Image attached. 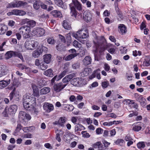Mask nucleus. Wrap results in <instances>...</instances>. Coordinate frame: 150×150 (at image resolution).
<instances>
[{
    "label": "nucleus",
    "mask_w": 150,
    "mask_h": 150,
    "mask_svg": "<svg viewBox=\"0 0 150 150\" xmlns=\"http://www.w3.org/2000/svg\"><path fill=\"white\" fill-rule=\"evenodd\" d=\"M96 46V48L97 50L99 49V52L101 54L102 52L104 51L105 50V47L103 45L102 43H96L94 42V45Z\"/></svg>",
    "instance_id": "nucleus-17"
},
{
    "label": "nucleus",
    "mask_w": 150,
    "mask_h": 150,
    "mask_svg": "<svg viewBox=\"0 0 150 150\" xmlns=\"http://www.w3.org/2000/svg\"><path fill=\"white\" fill-rule=\"evenodd\" d=\"M8 69L5 66H0V77L6 75L8 72Z\"/></svg>",
    "instance_id": "nucleus-12"
},
{
    "label": "nucleus",
    "mask_w": 150,
    "mask_h": 150,
    "mask_svg": "<svg viewBox=\"0 0 150 150\" xmlns=\"http://www.w3.org/2000/svg\"><path fill=\"white\" fill-rule=\"evenodd\" d=\"M35 34L38 37H41L44 35L45 33V30L41 28H37L35 30Z\"/></svg>",
    "instance_id": "nucleus-14"
},
{
    "label": "nucleus",
    "mask_w": 150,
    "mask_h": 150,
    "mask_svg": "<svg viewBox=\"0 0 150 150\" xmlns=\"http://www.w3.org/2000/svg\"><path fill=\"white\" fill-rule=\"evenodd\" d=\"M51 55L50 54H46L44 56V62L48 64L50 62Z\"/></svg>",
    "instance_id": "nucleus-28"
},
{
    "label": "nucleus",
    "mask_w": 150,
    "mask_h": 150,
    "mask_svg": "<svg viewBox=\"0 0 150 150\" xmlns=\"http://www.w3.org/2000/svg\"><path fill=\"white\" fill-rule=\"evenodd\" d=\"M42 53V50L40 49L39 51L35 50L34 51L32 54V56L35 58H37Z\"/></svg>",
    "instance_id": "nucleus-34"
},
{
    "label": "nucleus",
    "mask_w": 150,
    "mask_h": 150,
    "mask_svg": "<svg viewBox=\"0 0 150 150\" xmlns=\"http://www.w3.org/2000/svg\"><path fill=\"white\" fill-rule=\"evenodd\" d=\"M67 119L64 117H61L58 120V124L59 127H64V124L67 121Z\"/></svg>",
    "instance_id": "nucleus-19"
},
{
    "label": "nucleus",
    "mask_w": 150,
    "mask_h": 150,
    "mask_svg": "<svg viewBox=\"0 0 150 150\" xmlns=\"http://www.w3.org/2000/svg\"><path fill=\"white\" fill-rule=\"evenodd\" d=\"M32 135L30 133H27L23 135V137L24 138H32Z\"/></svg>",
    "instance_id": "nucleus-58"
},
{
    "label": "nucleus",
    "mask_w": 150,
    "mask_h": 150,
    "mask_svg": "<svg viewBox=\"0 0 150 150\" xmlns=\"http://www.w3.org/2000/svg\"><path fill=\"white\" fill-rule=\"evenodd\" d=\"M11 82L10 79L6 80H3L0 81V89H2L6 87Z\"/></svg>",
    "instance_id": "nucleus-16"
},
{
    "label": "nucleus",
    "mask_w": 150,
    "mask_h": 150,
    "mask_svg": "<svg viewBox=\"0 0 150 150\" xmlns=\"http://www.w3.org/2000/svg\"><path fill=\"white\" fill-rule=\"evenodd\" d=\"M123 142L124 140L122 139H118L115 142V143L117 145L121 146L123 144Z\"/></svg>",
    "instance_id": "nucleus-51"
},
{
    "label": "nucleus",
    "mask_w": 150,
    "mask_h": 150,
    "mask_svg": "<svg viewBox=\"0 0 150 150\" xmlns=\"http://www.w3.org/2000/svg\"><path fill=\"white\" fill-rule=\"evenodd\" d=\"M23 127L21 124H18L15 130L16 132H19L22 129Z\"/></svg>",
    "instance_id": "nucleus-61"
},
{
    "label": "nucleus",
    "mask_w": 150,
    "mask_h": 150,
    "mask_svg": "<svg viewBox=\"0 0 150 150\" xmlns=\"http://www.w3.org/2000/svg\"><path fill=\"white\" fill-rule=\"evenodd\" d=\"M17 67L20 70H23L24 69H27L28 67L23 64H17Z\"/></svg>",
    "instance_id": "nucleus-42"
},
{
    "label": "nucleus",
    "mask_w": 150,
    "mask_h": 150,
    "mask_svg": "<svg viewBox=\"0 0 150 150\" xmlns=\"http://www.w3.org/2000/svg\"><path fill=\"white\" fill-rule=\"evenodd\" d=\"M47 63L44 62H43L42 61L41 64L40 66V69L42 70H45L47 68Z\"/></svg>",
    "instance_id": "nucleus-39"
},
{
    "label": "nucleus",
    "mask_w": 150,
    "mask_h": 150,
    "mask_svg": "<svg viewBox=\"0 0 150 150\" xmlns=\"http://www.w3.org/2000/svg\"><path fill=\"white\" fill-rule=\"evenodd\" d=\"M10 102L13 103H17L19 101L20 96L18 93L16 91L14 88L9 93L8 96Z\"/></svg>",
    "instance_id": "nucleus-5"
},
{
    "label": "nucleus",
    "mask_w": 150,
    "mask_h": 150,
    "mask_svg": "<svg viewBox=\"0 0 150 150\" xmlns=\"http://www.w3.org/2000/svg\"><path fill=\"white\" fill-rule=\"evenodd\" d=\"M44 109L47 112H49L54 109V106L52 104L48 103H45L43 105Z\"/></svg>",
    "instance_id": "nucleus-9"
},
{
    "label": "nucleus",
    "mask_w": 150,
    "mask_h": 150,
    "mask_svg": "<svg viewBox=\"0 0 150 150\" xmlns=\"http://www.w3.org/2000/svg\"><path fill=\"white\" fill-rule=\"evenodd\" d=\"M17 109V106L16 105H13L10 106L8 110L10 114H13L15 113Z\"/></svg>",
    "instance_id": "nucleus-18"
},
{
    "label": "nucleus",
    "mask_w": 150,
    "mask_h": 150,
    "mask_svg": "<svg viewBox=\"0 0 150 150\" xmlns=\"http://www.w3.org/2000/svg\"><path fill=\"white\" fill-rule=\"evenodd\" d=\"M27 4V3L25 1L15 0L8 4L6 6L7 8H12L24 7Z\"/></svg>",
    "instance_id": "nucleus-4"
},
{
    "label": "nucleus",
    "mask_w": 150,
    "mask_h": 150,
    "mask_svg": "<svg viewBox=\"0 0 150 150\" xmlns=\"http://www.w3.org/2000/svg\"><path fill=\"white\" fill-rule=\"evenodd\" d=\"M73 45L74 47L76 48H80L81 47V44L76 40H74L73 42Z\"/></svg>",
    "instance_id": "nucleus-49"
},
{
    "label": "nucleus",
    "mask_w": 150,
    "mask_h": 150,
    "mask_svg": "<svg viewBox=\"0 0 150 150\" xmlns=\"http://www.w3.org/2000/svg\"><path fill=\"white\" fill-rule=\"evenodd\" d=\"M38 45V42L35 40H27L25 42L24 46L28 50H32L36 47Z\"/></svg>",
    "instance_id": "nucleus-6"
},
{
    "label": "nucleus",
    "mask_w": 150,
    "mask_h": 150,
    "mask_svg": "<svg viewBox=\"0 0 150 150\" xmlns=\"http://www.w3.org/2000/svg\"><path fill=\"white\" fill-rule=\"evenodd\" d=\"M47 41V43L50 45H53L55 42L54 39L52 37L48 38Z\"/></svg>",
    "instance_id": "nucleus-41"
},
{
    "label": "nucleus",
    "mask_w": 150,
    "mask_h": 150,
    "mask_svg": "<svg viewBox=\"0 0 150 150\" xmlns=\"http://www.w3.org/2000/svg\"><path fill=\"white\" fill-rule=\"evenodd\" d=\"M14 52L12 51H8L6 52L5 54V56L6 59L11 58L12 56H14Z\"/></svg>",
    "instance_id": "nucleus-31"
},
{
    "label": "nucleus",
    "mask_w": 150,
    "mask_h": 150,
    "mask_svg": "<svg viewBox=\"0 0 150 150\" xmlns=\"http://www.w3.org/2000/svg\"><path fill=\"white\" fill-rule=\"evenodd\" d=\"M72 35L76 39H79L80 38L79 36L80 35H79V31L77 32L76 33H72Z\"/></svg>",
    "instance_id": "nucleus-54"
},
{
    "label": "nucleus",
    "mask_w": 150,
    "mask_h": 150,
    "mask_svg": "<svg viewBox=\"0 0 150 150\" xmlns=\"http://www.w3.org/2000/svg\"><path fill=\"white\" fill-rule=\"evenodd\" d=\"M50 91V88L48 87H44L40 90L41 95L49 93Z\"/></svg>",
    "instance_id": "nucleus-26"
},
{
    "label": "nucleus",
    "mask_w": 150,
    "mask_h": 150,
    "mask_svg": "<svg viewBox=\"0 0 150 150\" xmlns=\"http://www.w3.org/2000/svg\"><path fill=\"white\" fill-rule=\"evenodd\" d=\"M62 106L64 110L68 111H71L74 108L73 106L71 104H63Z\"/></svg>",
    "instance_id": "nucleus-20"
},
{
    "label": "nucleus",
    "mask_w": 150,
    "mask_h": 150,
    "mask_svg": "<svg viewBox=\"0 0 150 150\" xmlns=\"http://www.w3.org/2000/svg\"><path fill=\"white\" fill-rule=\"evenodd\" d=\"M85 129V127L82 125L79 124H77L75 126V132L78 131H81L82 130H84Z\"/></svg>",
    "instance_id": "nucleus-29"
},
{
    "label": "nucleus",
    "mask_w": 150,
    "mask_h": 150,
    "mask_svg": "<svg viewBox=\"0 0 150 150\" xmlns=\"http://www.w3.org/2000/svg\"><path fill=\"white\" fill-rule=\"evenodd\" d=\"M32 88L34 96L37 97H39V92L38 86L35 84H33L32 85Z\"/></svg>",
    "instance_id": "nucleus-22"
},
{
    "label": "nucleus",
    "mask_w": 150,
    "mask_h": 150,
    "mask_svg": "<svg viewBox=\"0 0 150 150\" xmlns=\"http://www.w3.org/2000/svg\"><path fill=\"white\" fill-rule=\"evenodd\" d=\"M66 86V84H64L62 83H59L54 85L53 86L54 90L56 92H59L64 88Z\"/></svg>",
    "instance_id": "nucleus-8"
},
{
    "label": "nucleus",
    "mask_w": 150,
    "mask_h": 150,
    "mask_svg": "<svg viewBox=\"0 0 150 150\" xmlns=\"http://www.w3.org/2000/svg\"><path fill=\"white\" fill-rule=\"evenodd\" d=\"M103 129L100 127L98 128L96 130V133L97 134H100L103 133Z\"/></svg>",
    "instance_id": "nucleus-59"
},
{
    "label": "nucleus",
    "mask_w": 150,
    "mask_h": 150,
    "mask_svg": "<svg viewBox=\"0 0 150 150\" xmlns=\"http://www.w3.org/2000/svg\"><path fill=\"white\" fill-rule=\"evenodd\" d=\"M30 108H29V109H31V110H26L27 111H31L32 112H33L35 114H36V115H37L38 113V111L37 109H36V108H35L34 107V106H30Z\"/></svg>",
    "instance_id": "nucleus-45"
},
{
    "label": "nucleus",
    "mask_w": 150,
    "mask_h": 150,
    "mask_svg": "<svg viewBox=\"0 0 150 150\" xmlns=\"http://www.w3.org/2000/svg\"><path fill=\"white\" fill-rule=\"evenodd\" d=\"M36 25V22L33 20H29V21L28 22L27 26L29 27L30 28V27L33 28Z\"/></svg>",
    "instance_id": "nucleus-37"
},
{
    "label": "nucleus",
    "mask_w": 150,
    "mask_h": 150,
    "mask_svg": "<svg viewBox=\"0 0 150 150\" xmlns=\"http://www.w3.org/2000/svg\"><path fill=\"white\" fill-rule=\"evenodd\" d=\"M14 57H17L19 58L21 60L22 62H24V60L23 58L22 54L19 52L14 51Z\"/></svg>",
    "instance_id": "nucleus-33"
},
{
    "label": "nucleus",
    "mask_w": 150,
    "mask_h": 150,
    "mask_svg": "<svg viewBox=\"0 0 150 150\" xmlns=\"http://www.w3.org/2000/svg\"><path fill=\"white\" fill-rule=\"evenodd\" d=\"M69 64L68 63H66L64 64V69L65 70L63 71L59 76L58 78L60 79L63 78L66 74L68 71V67Z\"/></svg>",
    "instance_id": "nucleus-15"
},
{
    "label": "nucleus",
    "mask_w": 150,
    "mask_h": 150,
    "mask_svg": "<svg viewBox=\"0 0 150 150\" xmlns=\"http://www.w3.org/2000/svg\"><path fill=\"white\" fill-rule=\"evenodd\" d=\"M81 134H82L83 137L84 138H88L90 135L89 134L86 132V131H82L81 132Z\"/></svg>",
    "instance_id": "nucleus-53"
},
{
    "label": "nucleus",
    "mask_w": 150,
    "mask_h": 150,
    "mask_svg": "<svg viewBox=\"0 0 150 150\" xmlns=\"http://www.w3.org/2000/svg\"><path fill=\"white\" fill-rule=\"evenodd\" d=\"M34 95L30 96L27 95L24 97L23 100V104L24 108L26 110H30V107L34 106L36 105V98Z\"/></svg>",
    "instance_id": "nucleus-2"
},
{
    "label": "nucleus",
    "mask_w": 150,
    "mask_h": 150,
    "mask_svg": "<svg viewBox=\"0 0 150 150\" xmlns=\"http://www.w3.org/2000/svg\"><path fill=\"white\" fill-rule=\"evenodd\" d=\"M64 45L61 43H59L56 46V49L59 51H61L63 50Z\"/></svg>",
    "instance_id": "nucleus-38"
},
{
    "label": "nucleus",
    "mask_w": 150,
    "mask_h": 150,
    "mask_svg": "<svg viewBox=\"0 0 150 150\" xmlns=\"http://www.w3.org/2000/svg\"><path fill=\"white\" fill-rule=\"evenodd\" d=\"M55 2L59 6H61L63 4L62 0H54Z\"/></svg>",
    "instance_id": "nucleus-57"
},
{
    "label": "nucleus",
    "mask_w": 150,
    "mask_h": 150,
    "mask_svg": "<svg viewBox=\"0 0 150 150\" xmlns=\"http://www.w3.org/2000/svg\"><path fill=\"white\" fill-rule=\"evenodd\" d=\"M118 29L122 34L125 33L127 32L126 28L123 24H120L118 26Z\"/></svg>",
    "instance_id": "nucleus-27"
},
{
    "label": "nucleus",
    "mask_w": 150,
    "mask_h": 150,
    "mask_svg": "<svg viewBox=\"0 0 150 150\" xmlns=\"http://www.w3.org/2000/svg\"><path fill=\"white\" fill-rule=\"evenodd\" d=\"M62 25L64 28L66 30H70L71 28V24L68 20H64L62 22Z\"/></svg>",
    "instance_id": "nucleus-13"
},
{
    "label": "nucleus",
    "mask_w": 150,
    "mask_h": 150,
    "mask_svg": "<svg viewBox=\"0 0 150 150\" xmlns=\"http://www.w3.org/2000/svg\"><path fill=\"white\" fill-rule=\"evenodd\" d=\"M139 123V122L136 123L137 125L135 123L134 124V126L132 128V130L134 131L138 132L140 130L142 129V127L140 125L137 124Z\"/></svg>",
    "instance_id": "nucleus-35"
},
{
    "label": "nucleus",
    "mask_w": 150,
    "mask_h": 150,
    "mask_svg": "<svg viewBox=\"0 0 150 150\" xmlns=\"http://www.w3.org/2000/svg\"><path fill=\"white\" fill-rule=\"evenodd\" d=\"M109 84V83L108 81H105L103 82L102 83V86L103 88H107Z\"/></svg>",
    "instance_id": "nucleus-60"
},
{
    "label": "nucleus",
    "mask_w": 150,
    "mask_h": 150,
    "mask_svg": "<svg viewBox=\"0 0 150 150\" xmlns=\"http://www.w3.org/2000/svg\"><path fill=\"white\" fill-rule=\"evenodd\" d=\"M79 35H80V38H86L88 36V35L86 33V32L85 30H79Z\"/></svg>",
    "instance_id": "nucleus-23"
},
{
    "label": "nucleus",
    "mask_w": 150,
    "mask_h": 150,
    "mask_svg": "<svg viewBox=\"0 0 150 150\" xmlns=\"http://www.w3.org/2000/svg\"><path fill=\"white\" fill-rule=\"evenodd\" d=\"M66 42L67 45H68L71 42V38L69 34H67L66 35Z\"/></svg>",
    "instance_id": "nucleus-47"
},
{
    "label": "nucleus",
    "mask_w": 150,
    "mask_h": 150,
    "mask_svg": "<svg viewBox=\"0 0 150 150\" xmlns=\"http://www.w3.org/2000/svg\"><path fill=\"white\" fill-rule=\"evenodd\" d=\"M143 65L144 67H148L150 65V59H146L143 62Z\"/></svg>",
    "instance_id": "nucleus-43"
},
{
    "label": "nucleus",
    "mask_w": 150,
    "mask_h": 150,
    "mask_svg": "<svg viewBox=\"0 0 150 150\" xmlns=\"http://www.w3.org/2000/svg\"><path fill=\"white\" fill-rule=\"evenodd\" d=\"M19 12V10L17 9H13L11 10V12H9L10 13L11 15H14L16 16H18V12Z\"/></svg>",
    "instance_id": "nucleus-50"
},
{
    "label": "nucleus",
    "mask_w": 150,
    "mask_h": 150,
    "mask_svg": "<svg viewBox=\"0 0 150 150\" xmlns=\"http://www.w3.org/2000/svg\"><path fill=\"white\" fill-rule=\"evenodd\" d=\"M103 143L105 147L106 148L108 147L110 144V143L108 142L106 140H104L103 141Z\"/></svg>",
    "instance_id": "nucleus-64"
},
{
    "label": "nucleus",
    "mask_w": 150,
    "mask_h": 150,
    "mask_svg": "<svg viewBox=\"0 0 150 150\" xmlns=\"http://www.w3.org/2000/svg\"><path fill=\"white\" fill-rule=\"evenodd\" d=\"M50 14L54 18H61L62 17L61 12L57 10H54L51 11Z\"/></svg>",
    "instance_id": "nucleus-10"
},
{
    "label": "nucleus",
    "mask_w": 150,
    "mask_h": 150,
    "mask_svg": "<svg viewBox=\"0 0 150 150\" xmlns=\"http://www.w3.org/2000/svg\"><path fill=\"white\" fill-rule=\"evenodd\" d=\"M87 83V81L85 79L81 77L73 78L71 81V84L77 87L83 86Z\"/></svg>",
    "instance_id": "nucleus-3"
},
{
    "label": "nucleus",
    "mask_w": 150,
    "mask_h": 150,
    "mask_svg": "<svg viewBox=\"0 0 150 150\" xmlns=\"http://www.w3.org/2000/svg\"><path fill=\"white\" fill-rule=\"evenodd\" d=\"M5 32V30L3 28V25L0 24V35L4 34Z\"/></svg>",
    "instance_id": "nucleus-55"
},
{
    "label": "nucleus",
    "mask_w": 150,
    "mask_h": 150,
    "mask_svg": "<svg viewBox=\"0 0 150 150\" xmlns=\"http://www.w3.org/2000/svg\"><path fill=\"white\" fill-rule=\"evenodd\" d=\"M20 33L21 34H24L26 33H30V28L28 26H24L21 27L19 29Z\"/></svg>",
    "instance_id": "nucleus-11"
},
{
    "label": "nucleus",
    "mask_w": 150,
    "mask_h": 150,
    "mask_svg": "<svg viewBox=\"0 0 150 150\" xmlns=\"http://www.w3.org/2000/svg\"><path fill=\"white\" fill-rule=\"evenodd\" d=\"M134 100L129 99H125L124 100L123 102H124V104L127 105H132L134 103Z\"/></svg>",
    "instance_id": "nucleus-40"
},
{
    "label": "nucleus",
    "mask_w": 150,
    "mask_h": 150,
    "mask_svg": "<svg viewBox=\"0 0 150 150\" xmlns=\"http://www.w3.org/2000/svg\"><path fill=\"white\" fill-rule=\"evenodd\" d=\"M97 71H99V72H97L96 73V71H94V77H95V76H96L97 78L98 79H100V70L99 69H98L96 70Z\"/></svg>",
    "instance_id": "nucleus-52"
},
{
    "label": "nucleus",
    "mask_w": 150,
    "mask_h": 150,
    "mask_svg": "<svg viewBox=\"0 0 150 150\" xmlns=\"http://www.w3.org/2000/svg\"><path fill=\"white\" fill-rule=\"evenodd\" d=\"M77 55V54H71L67 56L65 58V60L67 61H69L74 58Z\"/></svg>",
    "instance_id": "nucleus-36"
},
{
    "label": "nucleus",
    "mask_w": 150,
    "mask_h": 150,
    "mask_svg": "<svg viewBox=\"0 0 150 150\" xmlns=\"http://www.w3.org/2000/svg\"><path fill=\"white\" fill-rule=\"evenodd\" d=\"M137 147L139 149L144 148L145 146V145L144 142H139L137 144Z\"/></svg>",
    "instance_id": "nucleus-48"
},
{
    "label": "nucleus",
    "mask_w": 150,
    "mask_h": 150,
    "mask_svg": "<svg viewBox=\"0 0 150 150\" xmlns=\"http://www.w3.org/2000/svg\"><path fill=\"white\" fill-rule=\"evenodd\" d=\"M69 6L71 16L77 18L80 14L76 10V9L79 11L81 10L82 8L81 4L77 0H72V2L69 4Z\"/></svg>",
    "instance_id": "nucleus-1"
},
{
    "label": "nucleus",
    "mask_w": 150,
    "mask_h": 150,
    "mask_svg": "<svg viewBox=\"0 0 150 150\" xmlns=\"http://www.w3.org/2000/svg\"><path fill=\"white\" fill-rule=\"evenodd\" d=\"M146 99L143 98L142 99H141L139 102L140 103L141 105L143 106H144L146 105Z\"/></svg>",
    "instance_id": "nucleus-56"
},
{
    "label": "nucleus",
    "mask_w": 150,
    "mask_h": 150,
    "mask_svg": "<svg viewBox=\"0 0 150 150\" xmlns=\"http://www.w3.org/2000/svg\"><path fill=\"white\" fill-rule=\"evenodd\" d=\"M52 72L53 71L52 69H49L44 72V74L47 76L52 77L53 76Z\"/></svg>",
    "instance_id": "nucleus-30"
},
{
    "label": "nucleus",
    "mask_w": 150,
    "mask_h": 150,
    "mask_svg": "<svg viewBox=\"0 0 150 150\" xmlns=\"http://www.w3.org/2000/svg\"><path fill=\"white\" fill-rule=\"evenodd\" d=\"M71 78H72L70 75H67L62 79V83H64V84H66L67 86L69 81H71Z\"/></svg>",
    "instance_id": "nucleus-25"
},
{
    "label": "nucleus",
    "mask_w": 150,
    "mask_h": 150,
    "mask_svg": "<svg viewBox=\"0 0 150 150\" xmlns=\"http://www.w3.org/2000/svg\"><path fill=\"white\" fill-rule=\"evenodd\" d=\"M84 20L86 22H90L93 18V14L88 11H86L83 14Z\"/></svg>",
    "instance_id": "nucleus-7"
},
{
    "label": "nucleus",
    "mask_w": 150,
    "mask_h": 150,
    "mask_svg": "<svg viewBox=\"0 0 150 150\" xmlns=\"http://www.w3.org/2000/svg\"><path fill=\"white\" fill-rule=\"evenodd\" d=\"M72 67L73 69H76L80 67V64L78 63H75L72 64Z\"/></svg>",
    "instance_id": "nucleus-62"
},
{
    "label": "nucleus",
    "mask_w": 150,
    "mask_h": 150,
    "mask_svg": "<svg viewBox=\"0 0 150 150\" xmlns=\"http://www.w3.org/2000/svg\"><path fill=\"white\" fill-rule=\"evenodd\" d=\"M92 70L91 68H86L84 69L81 74H83V76H86L91 74L92 72ZM81 75H83L81 74Z\"/></svg>",
    "instance_id": "nucleus-21"
},
{
    "label": "nucleus",
    "mask_w": 150,
    "mask_h": 150,
    "mask_svg": "<svg viewBox=\"0 0 150 150\" xmlns=\"http://www.w3.org/2000/svg\"><path fill=\"white\" fill-rule=\"evenodd\" d=\"M25 115V112L23 111H21L20 112L19 114V117L20 119L22 120H25L24 116Z\"/></svg>",
    "instance_id": "nucleus-44"
},
{
    "label": "nucleus",
    "mask_w": 150,
    "mask_h": 150,
    "mask_svg": "<svg viewBox=\"0 0 150 150\" xmlns=\"http://www.w3.org/2000/svg\"><path fill=\"white\" fill-rule=\"evenodd\" d=\"M91 57L89 56H86L83 60L84 64L87 66L90 64L91 63Z\"/></svg>",
    "instance_id": "nucleus-24"
},
{
    "label": "nucleus",
    "mask_w": 150,
    "mask_h": 150,
    "mask_svg": "<svg viewBox=\"0 0 150 150\" xmlns=\"http://www.w3.org/2000/svg\"><path fill=\"white\" fill-rule=\"evenodd\" d=\"M94 148H98V150H103L104 148L101 142H99L94 144Z\"/></svg>",
    "instance_id": "nucleus-32"
},
{
    "label": "nucleus",
    "mask_w": 150,
    "mask_h": 150,
    "mask_svg": "<svg viewBox=\"0 0 150 150\" xmlns=\"http://www.w3.org/2000/svg\"><path fill=\"white\" fill-rule=\"evenodd\" d=\"M134 97L136 100L139 101L143 98L142 95H140L138 93H135L134 94Z\"/></svg>",
    "instance_id": "nucleus-46"
},
{
    "label": "nucleus",
    "mask_w": 150,
    "mask_h": 150,
    "mask_svg": "<svg viewBox=\"0 0 150 150\" xmlns=\"http://www.w3.org/2000/svg\"><path fill=\"white\" fill-rule=\"evenodd\" d=\"M23 38L24 39H27L29 38L31 36L29 33H26L24 34H22Z\"/></svg>",
    "instance_id": "nucleus-63"
}]
</instances>
